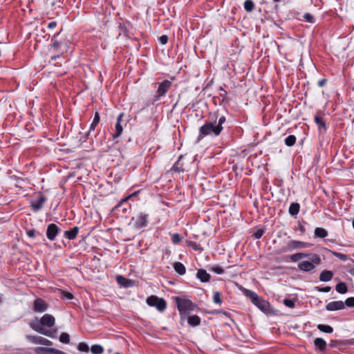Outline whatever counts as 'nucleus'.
I'll return each mask as SVG.
<instances>
[{
  "label": "nucleus",
  "mask_w": 354,
  "mask_h": 354,
  "mask_svg": "<svg viewBox=\"0 0 354 354\" xmlns=\"http://www.w3.org/2000/svg\"><path fill=\"white\" fill-rule=\"evenodd\" d=\"M66 296V298L68 299H72L73 298V295L69 292H68Z\"/></svg>",
  "instance_id": "603ef678"
},
{
  "label": "nucleus",
  "mask_w": 354,
  "mask_h": 354,
  "mask_svg": "<svg viewBox=\"0 0 354 354\" xmlns=\"http://www.w3.org/2000/svg\"><path fill=\"white\" fill-rule=\"evenodd\" d=\"M331 254L333 256H334L344 261H346L350 259V258L348 257V255L342 254V253H339V252H337L335 251H331Z\"/></svg>",
  "instance_id": "2f4dec72"
},
{
  "label": "nucleus",
  "mask_w": 354,
  "mask_h": 354,
  "mask_svg": "<svg viewBox=\"0 0 354 354\" xmlns=\"http://www.w3.org/2000/svg\"><path fill=\"white\" fill-rule=\"evenodd\" d=\"M248 296H249L252 303L256 305L261 311L267 313L270 310V304L260 298L255 292L248 291Z\"/></svg>",
  "instance_id": "20e7f679"
},
{
  "label": "nucleus",
  "mask_w": 354,
  "mask_h": 354,
  "mask_svg": "<svg viewBox=\"0 0 354 354\" xmlns=\"http://www.w3.org/2000/svg\"><path fill=\"white\" fill-rule=\"evenodd\" d=\"M159 41L161 44L165 45L168 41V37L165 35H163L159 37Z\"/></svg>",
  "instance_id": "37998d69"
},
{
  "label": "nucleus",
  "mask_w": 354,
  "mask_h": 354,
  "mask_svg": "<svg viewBox=\"0 0 354 354\" xmlns=\"http://www.w3.org/2000/svg\"><path fill=\"white\" fill-rule=\"evenodd\" d=\"M283 304L285 306L289 307V308H294L295 307V301L292 299H285L283 300Z\"/></svg>",
  "instance_id": "a19ab883"
},
{
  "label": "nucleus",
  "mask_w": 354,
  "mask_h": 354,
  "mask_svg": "<svg viewBox=\"0 0 354 354\" xmlns=\"http://www.w3.org/2000/svg\"><path fill=\"white\" fill-rule=\"evenodd\" d=\"M325 82H326V80H322L319 82L318 84H319V86H322L324 85Z\"/></svg>",
  "instance_id": "3c124183"
},
{
  "label": "nucleus",
  "mask_w": 354,
  "mask_h": 354,
  "mask_svg": "<svg viewBox=\"0 0 354 354\" xmlns=\"http://www.w3.org/2000/svg\"><path fill=\"white\" fill-rule=\"evenodd\" d=\"M27 235L29 237H30V238L35 237V230H30L27 231Z\"/></svg>",
  "instance_id": "49530a36"
},
{
  "label": "nucleus",
  "mask_w": 354,
  "mask_h": 354,
  "mask_svg": "<svg viewBox=\"0 0 354 354\" xmlns=\"http://www.w3.org/2000/svg\"><path fill=\"white\" fill-rule=\"evenodd\" d=\"M123 115H124L123 113H120L119 115V116L118 117L117 122L115 125V133H114L113 135V137L114 139L116 138H118L122 132L123 129H122V125L120 124V120H121L122 118L123 117Z\"/></svg>",
  "instance_id": "dca6fc26"
},
{
  "label": "nucleus",
  "mask_w": 354,
  "mask_h": 354,
  "mask_svg": "<svg viewBox=\"0 0 354 354\" xmlns=\"http://www.w3.org/2000/svg\"><path fill=\"white\" fill-rule=\"evenodd\" d=\"M201 319L197 315L190 316L188 318V324L192 326H196L200 324Z\"/></svg>",
  "instance_id": "a878e982"
},
{
  "label": "nucleus",
  "mask_w": 354,
  "mask_h": 354,
  "mask_svg": "<svg viewBox=\"0 0 354 354\" xmlns=\"http://www.w3.org/2000/svg\"><path fill=\"white\" fill-rule=\"evenodd\" d=\"M100 122V115L97 112L95 113L93 120L90 126V129L88 133H91V131H94L96 126Z\"/></svg>",
  "instance_id": "cd10ccee"
},
{
  "label": "nucleus",
  "mask_w": 354,
  "mask_h": 354,
  "mask_svg": "<svg viewBox=\"0 0 354 354\" xmlns=\"http://www.w3.org/2000/svg\"><path fill=\"white\" fill-rule=\"evenodd\" d=\"M147 304L150 306H155L160 312H162L167 308V303L162 298L151 295L147 299Z\"/></svg>",
  "instance_id": "423d86ee"
},
{
  "label": "nucleus",
  "mask_w": 354,
  "mask_h": 354,
  "mask_svg": "<svg viewBox=\"0 0 354 354\" xmlns=\"http://www.w3.org/2000/svg\"><path fill=\"white\" fill-rule=\"evenodd\" d=\"M213 301L215 304H221L222 303V300L221 298V294L219 292H215L213 295Z\"/></svg>",
  "instance_id": "c9c22d12"
},
{
  "label": "nucleus",
  "mask_w": 354,
  "mask_h": 354,
  "mask_svg": "<svg viewBox=\"0 0 354 354\" xmlns=\"http://www.w3.org/2000/svg\"><path fill=\"white\" fill-rule=\"evenodd\" d=\"M35 352L37 354H44L45 352H50L55 354H64V352L53 348H45V347H37L35 348Z\"/></svg>",
  "instance_id": "2eb2a0df"
},
{
  "label": "nucleus",
  "mask_w": 354,
  "mask_h": 354,
  "mask_svg": "<svg viewBox=\"0 0 354 354\" xmlns=\"http://www.w3.org/2000/svg\"><path fill=\"white\" fill-rule=\"evenodd\" d=\"M57 26V22L56 21H51L48 24V28L50 29H53Z\"/></svg>",
  "instance_id": "09e8293b"
},
{
  "label": "nucleus",
  "mask_w": 354,
  "mask_h": 354,
  "mask_svg": "<svg viewBox=\"0 0 354 354\" xmlns=\"http://www.w3.org/2000/svg\"><path fill=\"white\" fill-rule=\"evenodd\" d=\"M1 297H2V295H0V304L1 303L2 300H1Z\"/></svg>",
  "instance_id": "13d9d810"
},
{
  "label": "nucleus",
  "mask_w": 354,
  "mask_h": 354,
  "mask_svg": "<svg viewBox=\"0 0 354 354\" xmlns=\"http://www.w3.org/2000/svg\"><path fill=\"white\" fill-rule=\"evenodd\" d=\"M135 219V227L138 229L145 227L148 225V214L145 213H139Z\"/></svg>",
  "instance_id": "1a4fd4ad"
},
{
  "label": "nucleus",
  "mask_w": 354,
  "mask_h": 354,
  "mask_svg": "<svg viewBox=\"0 0 354 354\" xmlns=\"http://www.w3.org/2000/svg\"><path fill=\"white\" fill-rule=\"evenodd\" d=\"M48 308V304L46 301L40 298H37L34 301L33 310L37 313H43Z\"/></svg>",
  "instance_id": "ddd939ff"
},
{
  "label": "nucleus",
  "mask_w": 354,
  "mask_h": 354,
  "mask_svg": "<svg viewBox=\"0 0 354 354\" xmlns=\"http://www.w3.org/2000/svg\"><path fill=\"white\" fill-rule=\"evenodd\" d=\"M344 308L345 304L342 301H330L326 306V309L328 311L342 310Z\"/></svg>",
  "instance_id": "4468645a"
},
{
  "label": "nucleus",
  "mask_w": 354,
  "mask_h": 354,
  "mask_svg": "<svg viewBox=\"0 0 354 354\" xmlns=\"http://www.w3.org/2000/svg\"><path fill=\"white\" fill-rule=\"evenodd\" d=\"M59 341L62 343L68 344L70 342V336L66 333H62L59 336Z\"/></svg>",
  "instance_id": "72a5a7b5"
},
{
  "label": "nucleus",
  "mask_w": 354,
  "mask_h": 354,
  "mask_svg": "<svg viewBox=\"0 0 354 354\" xmlns=\"http://www.w3.org/2000/svg\"><path fill=\"white\" fill-rule=\"evenodd\" d=\"M348 272H349L352 276H354V268L349 269V270H348Z\"/></svg>",
  "instance_id": "5fc2aeb1"
},
{
  "label": "nucleus",
  "mask_w": 354,
  "mask_h": 354,
  "mask_svg": "<svg viewBox=\"0 0 354 354\" xmlns=\"http://www.w3.org/2000/svg\"><path fill=\"white\" fill-rule=\"evenodd\" d=\"M189 245L192 246L195 250H198L201 249L200 246L194 242H191Z\"/></svg>",
  "instance_id": "de8ad7c7"
},
{
  "label": "nucleus",
  "mask_w": 354,
  "mask_h": 354,
  "mask_svg": "<svg viewBox=\"0 0 354 354\" xmlns=\"http://www.w3.org/2000/svg\"><path fill=\"white\" fill-rule=\"evenodd\" d=\"M196 277L201 282H207L210 279V275L203 269L198 270Z\"/></svg>",
  "instance_id": "f3484780"
},
{
  "label": "nucleus",
  "mask_w": 354,
  "mask_h": 354,
  "mask_svg": "<svg viewBox=\"0 0 354 354\" xmlns=\"http://www.w3.org/2000/svg\"><path fill=\"white\" fill-rule=\"evenodd\" d=\"M299 230L301 232V233H304L305 232V228H304V227L303 225H300Z\"/></svg>",
  "instance_id": "6e6d98bb"
},
{
  "label": "nucleus",
  "mask_w": 354,
  "mask_h": 354,
  "mask_svg": "<svg viewBox=\"0 0 354 354\" xmlns=\"http://www.w3.org/2000/svg\"><path fill=\"white\" fill-rule=\"evenodd\" d=\"M91 351L93 354H102L104 352V348L99 344H95L91 346Z\"/></svg>",
  "instance_id": "7c9ffc66"
},
{
  "label": "nucleus",
  "mask_w": 354,
  "mask_h": 354,
  "mask_svg": "<svg viewBox=\"0 0 354 354\" xmlns=\"http://www.w3.org/2000/svg\"><path fill=\"white\" fill-rule=\"evenodd\" d=\"M296 137L293 135H290L287 138H286L284 142L286 145L288 147L293 146L296 142Z\"/></svg>",
  "instance_id": "c756f323"
},
{
  "label": "nucleus",
  "mask_w": 354,
  "mask_h": 354,
  "mask_svg": "<svg viewBox=\"0 0 354 354\" xmlns=\"http://www.w3.org/2000/svg\"><path fill=\"white\" fill-rule=\"evenodd\" d=\"M178 162H176V163L173 166V169H174V170L177 171H178V172H179L180 170L178 169Z\"/></svg>",
  "instance_id": "8fccbe9b"
},
{
  "label": "nucleus",
  "mask_w": 354,
  "mask_h": 354,
  "mask_svg": "<svg viewBox=\"0 0 354 354\" xmlns=\"http://www.w3.org/2000/svg\"><path fill=\"white\" fill-rule=\"evenodd\" d=\"M116 281L120 285L126 288L131 286L132 283L131 280L127 279V278L121 275H118L116 277Z\"/></svg>",
  "instance_id": "aec40b11"
},
{
  "label": "nucleus",
  "mask_w": 354,
  "mask_h": 354,
  "mask_svg": "<svg viewBox=\"0 0 354 354\" xmlns=\"http://www.w3.org/2000/svg\"><path fill=\"white\" fill-rule=\"evenodd\" d=\"M314 344L317 349L319 351L325 350L326 347V342L322 338L317 337L314 340Z\"/></svg>",
  "instance_id": "412c9836"
},
{
  "label": "nucleus",
  "mask_w": 354,
  "mask_h": 354,
  "mask_svg": "<svg viewBox=\"0 0 354 354\" xmlns=\"http://www.w3.org/2000/svg\"><path fill=\"white\" fill-rule=\"evenodd\" d=\"M274 2H279L280 0H273Z\"/></svg>",
  "instance_id": "bf43d9fd"
},
{
  "label": "nucleus",
  "mask_w": 354,
  "mask_h": 354,
  "mask_svg": "<svg viewBox=\"0 0 354 354\" xmlns=\"http://www.w3.org/2000/svg\"><path fill=\"white\" fill-rule=\"evenodd\" d=\"M78 350L82 352H88L89 350L88 346L83 342H81L78 345Z\"/></svg>",
  "instance_id": "58836bf2"
},
{
  "label": "nucleus",
  "mask_w": 354,
  "mask_h": 354,
  "mask_svg": "<svg viewBox=\"0 0 354 354\" xmlns=\"http://www.w3.org/2000/svg\"><path fill=\"white\" fill-rule=\"evenodd\" d=\"M55 317L50 314H45L40 319L35 318L30 322V326L36 332L50 337H55V332L49 328L54 326Z\"/></svg>",
  "instance_id": "f257e3e1"
},
{
  "label": "nucleus",
  "mask_w": 354,
  "mask_h": 354,
  "mask_svg": "<svg viewBox=\"0 0 354 354\" xmlns=\"http://www.w3.org/2000/svg\"><path fill=\"white\" fill-rule=\"evenodd\" d=\"M299 204L297 203H292L289 207V213L292 216L297 215L299 212Z\"/></svg>",
  "instance_id": "393cba45"
},
{
  "label": "nucleus",
  "mask_w": 354,
  "mask_h": 354,
  "mask_svg": "<svg viewBox=\"0 0 354 354\" xmlns=\"http://www.w3.org/2000/svg\"><path fill=\"white\" fill-rule=\"evenodd\" d=\"M317 328L324 333H331L333 331V328L329 325L319 324Z\"/></svg>",
  "instance_id": "c85d7f7f"
},
{
  "label": "nucleus",
  "mask_w": 354,
  "mask_h": 354,
  "mask_svg": "<svg viewBox=\"0 0 354 354\" xmlns=\"http://www.w3.org/2000/svg\"><path fill=\"white\" fill-rule=\"evenodd\" d=\"M171 241H172L173 243H174V244H177V243H180L181 241V238H180L179 234H178V233L173 234L171 235Z\"/></svg>",
  "instance_id": "4c0bfd02"
},
{
  "label": "nucleus",
  "mask_w": 354,
  "mask_h": 354,
  "mask_svg": "<svg viewBox=\"0 0 354 354\" xmlns=\"http://www.w3.org/2000/svg\"><path fill=\"white\" fill-rule=\"evenodd\" d=\"M317 288L319 292H328L331 289L330 286H326L324 288L317 287Z\"/></svg>",
  "instance_id": "a18cd8bd"
},
{
  "label": "nucleus",
  "mask_w": 354,
  "mask_h": 354,
  "mask_svg": "<svg viewBox=\"0 0 354 354\" xmlns=\"http://www.w3.org/2000/svg\"><path fill=\"white\" fill-rule=\"evenodd\" d=\"M353 227L354 228V218H353Z\"/></svg>",
  "instance_id": "052dcab7"
},
{
  "label": "nucleus",
  "mask_w": 354,
  "mask_h": 354,
  "mask_svg": "<svg viewBox=\"0 0 354 354\" xmlns=\"http://www.w3.org/2000/svg\"><path fill=\"white\" fill-rule=\"evenodd\" d=\"M115 354H121V353H115Z\"/></svg>",
  "instance_id": "680f3d73"
},
{
  "label": "nucleus",
  "mask_w": 354,
  "mask_h": 354,
  "mask_svg": "<svg viewBox=\"0 0 354 354\" xmlns=\"http://www.w3.org/2000/svg\"><path fill=\"white\" fill-rule=\"evenodd\" d=\"M312 245L301 241L291 240L288 241L286 246L281 249L282 252H291L294 250H301L310 247Z\"/></svg>",
  "instance_id": "39448f33"
},
{
  "label": "nucleus",
  "mask_w": 354,
  "mask_h": 354,
  "mask_svg": "<svg viewBox=\"0 0 354 354\" xmlns=\"http://www.w3.org/2000/svg\"><path fill=\"white\" fill-rule=\"evenodd\" d=\"M225 117L221 115L218 121L206 122L199 129L198 140L203 139L205 136H217L223 130V124L225 122Z\"/></svg>",
  "instance_id": "f03ea898"
},
{
  "label": "nucleus",
  "mask_w": 354,
  "mask_h": 354,
  "mask_svg": "<svg viewBox=\"0 0 354 354\" xmlns=\"http://www.w3.org/2000/svg\"><path fill=\"white\" fill-rule=\"evenodd\" d=\"M26 338L29 342L34 344H41L45 346L53 345V342L41 336L28 335Z\"/></svg>",
  "instance_id": "9b49d317"
},
{
  "label": "nucleus",
  "mask_w": 354,
  "mask_h": 354,
  "mask_svg": "<svg viewBox=\"0 0 354 354\" xmlns=\"http://www.w3.org/2000/svg\"><path fill=\"white\" fill-rule=\"evenodd\" d=\"M47 198L43 194H39L38 198L30 203L32 210L35 212L39 211L44 206Z\"/></svg>",
  "instance_id": "9d476101"
},
{
  "label": "nucleus",
  "mask_w": 354,
  "mask_h": 354,
  "mask_svg": "<svg viewBox=\"0 0 354 354\" xmlns=\"http://www.w3.org/2000/svg\"><path fill=\"white\" fill-rule=\"evenodd\" d=\"M315 122L317 124H318L320 127L325 128L326 124L325 122L324 121L323 118L317 115L315 117Z\"/></svg>",
  "instance_id": "f704fd0d"
},
{
  "label": "nucleus",
  "mask_w": 354,
  "mask_h": 354,
  "mask_svg": "<svg viewBox=\"0 0 354 354\" xmlns=\"http://www.w3.org/2000/svg\"><path fill=\"white\" fill-rule=\"evenodd\" d=\"M322 262L321 258L317 254H313L311 261H304L298 264L299 270L304 272H310L315 269V265H319Z\"/></svg>",
  "instance_id": "7ed1b4c3"
},
{
  "label": "nucleus",
  "mask_w": 354,
  "mask_h": 354,
  "mask_svg": "<svg viewBox=\"0 0 354 354\" xmlns=\"http://www.w3.org/2000/svg\"><path fill=\"white\" fill-rule=\"evenodd\" d=\"M210 270L218 274H221L224 272L223 268L218 266L212 267Z\"/></svg>",
  "instance_id": "e433bc0d"
},
{
  "label": "nucleus",
  "mask_w": 354,
  "mask_h": 354,
  "mask_svg": "<svg viewBox=\"0 0 354 354\" xmlns=\"http://www.w3.org/2000/svg\"><path fill=\"white\" fill-rule=\"evenodd\" d=\"M315 237L325 238L328 236L326 230L322 227H316L314 231Z\"/></svg>",
  "instance_id": "5701e85b"
},
{
  "label": "nucleus",
  "mask_w": 354,
  "mask_h": 354,
  "mask_svg": "<svg viewBox=\"0 0 354 354\" xmlns=\"http://www.w3.org/2000/svg\"><path fill=\"white\" fill-rule=\"evenodd\" d=\"M335 290L340 294H344L348 291L347 286L345 283L340 282L337 283L335 286Z\"/></svg>",
  "instance_id": "bb28decb"
},
{
  "label": "nucleus",
  "mask_w": 354,
  "mask_h": 354,
  "mask_svg": "<svg viewBox=\"0 0 354 354\" xmlns=\"http://www.w3.org/2000/svg\"><path fill=\"white\" fill-rule=\"evenodd\" d=\"M304 18L305 21H307V22H310V23H313L314 22L313 16L311 15L310 13L304 14Z\"/></svg>",
  "instance_id": "79ce46f5"
},
{
  "label": "nucleus",
  "mask_w": 354,
  "mask_h": 354,
  "mask_svg": "<svg viewBox=\"0 0 354 354\" xmlns=\"http://www.w3.org/2000/svg\"><path fill=\"white\" fill-rule=\"evenodd\" d=\"M309 256H310V254L306 253V252L295 253L290 256V260L292 262H297V261H299L300 259L307 258Z\"/></svg>",
  "instance_id": "4be33fe9"
},
{
  "label": "nucleus",
  "mask_w": 354,
  "mask_h": 354,
  "mask_svg": "<svg viewBox=\"0 0 354 354\" xmlns=\"http://www.w3.org/2000/svg\"><path fill=\"white\" fill-rule=\"evenodd\" d=\"M158 86L157 88V95L156 97L157 100L160 97L164 96L167 93L171 86V82L169 80H165L164 82L158 83Z\"/></svg>",
  "instance_id": "6e6552de"
},
{
  "label": "nucleus",
  "mask_w": 354,
  "mask_h": 354,
  "mask_svg": "<svg viewBox=\"0 0 354 354\" xmlns=\"http://www.w3.org/2000/svg\"><path fill=\"white\" fill-rule=\"evenodd\" d=\"M254 4L251 0H246L244 3V8L248 12H251L254 9Z\"/></svg>",
  "instance_id": "473e14b6"
},
{
  "label": "nucleus",
  "mask_w": 354,
  "mask_h": 354,
  "mask_svg": "<svg viewBox=\"0 0 354 354\" xmlns=\"http://www.w3.org/2000/svg\"><path fill=\"white\" fill-rule=\"evenodd\" d=\"M59 44V43L58 41H55V42L53 43V46L54 48H57Z\"/></svg>",
  "instance_id": "4d7b16f0"
},
{
  "label": "nucleus",
  "mask_w": 354,
  "mask_h": 354,
  "mask_svg": "<svg viewBox=\"0 0 354 354\" xmlns=\"http://www.w3.org/2000/svg\"><path fill=\"white\" fill-rule=\"evenodd\" d=\"M78 232L79 228L77 227H74L69 230L65 231L64 235L68 239L73 240L76 237V236L78 234Z\"/></svg>",
  "instance_id": "a211bd4d"
},
{
  "label": "nucleus",
  "mask_w": 354,
  "mask_h": 354,
  "mask_svg": "<svg viewBox=\"0 0 354 354\" xmlns=\"http://www.w3.org/2000/svg\"><path fill=\"white\" fill-rule=\"evenodd\" d=\"M176 304L180 314L187 315L193 309L192 303L188 299L177 298Z\"/></svg>",
  "instance_id": "0eeeda50"
},
{
  "label": "nucleus",
  "mask_w": 354,
  "mask_h": 354,
  "mask_svg": "<svg viewBox=\"0 0 354 354\" xmlns=\"http://www.w3.org/2000/svg\"><path fill=\"white\" fill-rule=\"evenodd\" d=\"M130 197H131V196H127V197H126V198H123V199L121 201V203H124V202L127 201L130 198Z\"/></svg>",
  "instance_id": "864d4df0"
},
{
  "label": "nucleus",
  "mask_w": 354,
  "mask_h": 354,
  "mask_svg": "<svg viewBox=\"0 0 354 354\" xmlns=\"http://www.w3.org/2000/svg\"><path fill=\"white\" fill-rule=\"evenodd\" d=\"M174 268L175 271L180 275L184 274L186 272L185 266L180 262H176L174 264Z\"/></svg>",
  "instance_id": "b1692460"
},
{
  "label": "nucleus",
  "mask_w": 354,
  "mask_h": 354,
  "mask_svg": "<svg viewBox=\"0 0 354 354\" xmlns=\"http://www.w3.org/2000/svg\"><path fill=\"white\" fill-rule=\"evenodd\" d=\"M60 229L57 225L50 223L47 227L46 236L50 241H54Z\"/></svg>",
  "instance_id": "f8f14e48"
},
{
  "label": "nucleus",
  "mask_w": 354,
  "mask_h": 354,
  "mask_svg": "<svg viewBox=\"0 0 354 354\" xmlns=\"http://www.w3.org/2000/svg\"><path fill=\"white\" fill-rule=\"evenodd\" d=\"M333 273L330 270H324L320 273L319 280L322 281H329L332 279Z\"/></svg>",
  "instance_id": "6ab92c4d"
},
{
  "label": "nucleus",
  "mask_w": 354,
  "mask_h": 354,
  "mask_svg": "<svg viewBox=\"0 0 354 354\" xmlns=\"http://www.w3.org/2000/svg\"><path fill=\"white\" fill-rule=\"evenodd\" d=\"M263 232H264V231H263V230H257V231L254 233V237H255L256 239H260V238L263 236Z\"/></svg>",
  "instance_id": "c03bdc74"
},
{
  "label": "nucleus",
  "mask_w": 354,
  "mask_h": 354,
  "mask_svg": "<svg viewBox=\"0 0 354 354\" xmlns=\"http://www.w3.org/2000/svg\"><path fill=\"white\" fill-rule=\"evenodd\" d=\"M344 303L345 306H347L348 307H354V297H348Z\"/></svg>",
  "instance_id": "ea45409f"
}]
</instances>
